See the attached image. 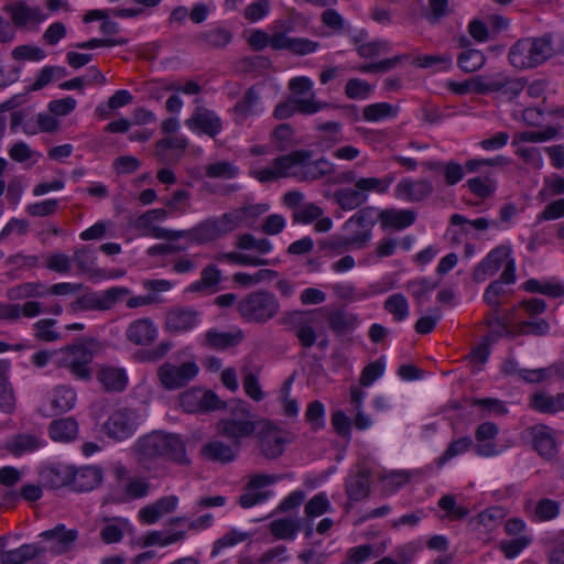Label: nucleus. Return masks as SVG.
<instances>
[{"label": "nucleus", "mask_w": 564, "mask_h": 564, "mask_svg": "<svg viewBox=\"0 0 564 564\" xmlns=\"http://www.w3.org/2000/svg\"><path fill=\"white\" fill-rule=\"evenodd\" d=\"M471 447L474 448V442L470 436H462L459 438L453 440L448 444L445 452L438 457L437 463L440 466H442L454 457L466 453Z\"/></svg>", "instance_id": "de8ad7c7"}, {"label": "nucleus", "mask_w": 564, "mask_h": 564, "mask_svg": "<svg viewBox=\"0 0 564 564\" xmlns=\"http://www.w3.org/2000/svg\"><path fill=\"white\" fill-rule=\"evenodd\" d=\"M433 191L432 183L426 178H401L394 193L397 198L415 203L427 198Z\"/></svg>", "instance_id": "2eb2a0df"}, {"label": "nucleus", "mask_w": 564, "mask_h": 564, "mask_svg": "<svg viewBox=\"0 0 564 564\" xmlns=\"http://www.w3.org/2000/svg\"><path fill=\"white\" fill-rule=\"evenodd\" d=\"M422 165L425 167V171L443 175V176H464L465 169L462 164L449 161L447 164H444L440 161H425L422 162Z\"/></svg>", "instance_id": "8fccbe9b"}, {"label": "nucleus", "mask_w": 564, "mask_h": 564, "mask_svg": "<svg viewBox=\"0 0 564 564\" xmlns=\"http://www.w3.org/2000/svg\"><path fill=\"white\" fill-rule=\"evenodd\" d=\"M312 158L313 152L311 150H295L289 154L278 156L274 160V166L283 172L301 165L305 167L304 176H328L334 172V165L326 159L321 158L312 162Z\"/></svg>", "instance_id": "1a4fd4ad"}, {"label": "nucleus", "mask_w": 564, "mask_h": 564, "mask_svg": "<svg viewBox=\"0 0 564 564\" xmlns=\"http://www.w3.org/2000/svg\"><path fill=\"white\" fill-rule=\"evenodd\" d=\"M97 341L94 339H79L72 345H67L63 351L67 355L64 366L78 380L89 381L93 377L89 365L94 359V347Z\"/></svg>", "instance_id": "0eeeda50"}, {"label": "nucleus", "mask_w": 564, "mask_h": 564, "mask_svg": "<svg viewBox=\"0 0 564 564\" xmlns=\"http://www.w3.org/2000/svg\"><path fill=\"white\" fill-rule=\"evenodd\" d=\"M243 339V333L240 329L236 332H218L209 329L205 335L206 344L218 350L238 346Z\"/></svg>", "instance_id": "72a5a7b5"}, {"label": "nucleus", "mask_w": 564, "mask_h": 564, "mask_svg": "<svg viewBox=\"0 0 564 564\" xmlns=\"http://www.w3.org/2000/svg\"><path fill=\"white\" fill-rule=\"evenodd\" d=\"M48 433L54 441L70 442L77 436L78 425L73 417L58 419L50 424Z\"/></svg>", "instance_id": "f704fd0d"}, {"label": "nucleus", "mask_w": 564, "mask_h": 564, "mask_svg": "<svg viewBox=\"0 0 564 564\" xmlns=\"http://www.w3.org/2000/svg\"><path fill=\"white\" fill-rule=\"evenodd\" d=\"M560 513V503L555 500L543 498L535 507V516L540 521H550Z\"/></svg>", "instance_id": "0e129e2a"}, {"label": "nucleus", "mask_w": 564, "mask_h": 564, "mask_svg": "<svg viewBox=\"0 0 564 564\" xmlns=\"http://www.w3.org/2000/svg\"><path fill=\"white\" fill-rule=\"evenodd\" d=\"M325 408L321 401H313L308 404L305 417L307 422L312 425L313 430H319L325 424Z\"/></svg>", "instance_id": "338daca9"}, {"label": "nucleus", "mask_w": 564, "mask_h": 564, "mask_svg": "<svg viewBox=\"0 0 564 564\" xmlns=\"http://www.w3.org/2000/svg\"><path fill=\"white\" fill-rule=\"evenodd\" d=\"M221 280V272L215 264L206 265L202 273L200 280L188 286L191 292H204L207 289L216 286Z\"/></svg>", "instance_id": "79ce46f5"}, {"label": "nucleus", "mask_w": 564, "mask_h": 564, "mask_svg": "<svg viewBox=\"0 0 564 564\" xmlns=\"http://www.w3.org/2000/svg\"><path fill=\"white\" fill-rule=\"evenodd\" d=\"M254 215V207L248 206L232 209L219 217L207 218L191 228V242L204 245L217 240L239 228L248 217Z\"/></svg>", "instance_id": "f03ea898"}, {"label": "nucleus", "mask_w": 564, "mask_h": 564, "mask_svg": "<svg viewBox=\"0 0 564 564\" xmlns=\"http://www.w3.org/2000/svg\"><path fill=\"white\" fill-rule=\"evenodd\" d=\"M531 543V538L525 535L516 538L509 541L500 542V550L503 552L507 558H514L522 550H524Z\"/></svg>", "instance_id": "69168bd1"}, {"label": "nucleus", "mask_w": 564, "mask_h": 564, "mask_svg": "<svg viewBox=\"0 0 564 564\" xmlns=\"http://www.w3.org/2000/svg\"><path fill=\"white\" fill-rule=\"evenodd\" d=\"M486 61L487 57L480 50H464L457 56V66L465 73H474L480 69Z\"/></svg>", "instance_id": "ea45409f"}, {"label": "nucleus", "mask_w": 564, "mask_h": 564, "mask_svg": "<svg viewBox=\"0 0 564 564\" xmlns=\"http://www.w3.org/2000/svg\"><path fill=\"white\" fill-rule=\"evenodd\" d=\"M139 424V414L129 408H121L111 413L104 423L105 433L117 441L131 436Z\"/></svg>", "instance_id": "4468645a"}, {"label": "nucleus", "mask_w": 564, "mask_h": 564, "mask_svg": "<svg viewBox=\"0 0 564 564\" xmlns=\"http://www.w3.org/2000/svg\"><path fill=\"white\" fill-rule=\"evenodd\" d=\"M510 249L500 246L491 250L485 259L475 268L473 278L476 282H482L494 275L509 258Z\"/></svg>", "instance_id": "b1692460"}, {"label": "nucleus", "mask_w": 564, "mask_h": 564, "mask_svg": "<svg viewBox=\"0 0 564 564\" xmlns=\"http://www.w3.org/2000/svg\"><path fill=\"white\" fill-rule=\"evenodd\" d=\"M280 307L275 294L265 290L250 292L237 303L240 317L247 323L259 325L274 318L279 314Z\"/></svg>", "instance_id": "20e7f679"}, {"label": "nucleus", "mask_w": 564, "mask_h": 564, "mask_svg": "<svg viewBox=\"0 0 564 564\" xmlns=\"http://www.w3.org/2000/svg\"><path fill=\"white\" fill-rule=\"evenodd\" d=\"M237 452V447L235 449L232 446L218 440L210 441L204 444L200 448V454L205 459L220 464L234 462L236 459Z\"/></svg>", "instance_id": "c756f323"}, {"label": "nucleus", "mask_w": 564, "mask_h": 564, "mask_svg": "<svg viewBox=\"0 0 564 564\" xmlns=\"http://www.w3.org/2000/svg\"><path fill=\"white\" fill-rule=\"evenodd\" d=\"M107 524L100 531V539L106 544L118 543L123 538V530L129 527V521L123 518H104Z\"/></svg>", "instance_id": "58836bf2"}, {"label": "nucleus", "mask_w": 564, "mask_h": 564, "mask_svg": "<svg viewBox=\"0 0 564 564\" xmlns=\"http://www.w3.org/2000/svg\"><path fill=\"white\" fill-rule=\"evenodd\" d=\"M509 160L503 155H497L492 159H473L466 162L467 173H499V170L507 165Z\"/></svg>", "instance_id": "4c0bfd02"}, {"label": "nucleus", "mask_w": 564, "mask_h": 564, "mask_svg": "<svg viewBox=\"0 0 564 564\" xmlns=\"http://www.w3.org/2000/svg\"><path fill=\"white\" fill-rule=\"evenodd\" d=\"M74 312L77 311H105L101 293H87L70 304Z\"/></svg>", "instance_id": "5fc2aeb1"}, {"label": "nucleus", "mask_w": 564, "mask_h": 564, "mask_svg": "<svg viewBox=\"0 0 564 564\" xmlns=\"http://www.w3.org/2000/svg\"><path fill=\"white\" fill-rule=\"evenodd\" d=\"M10 370L9 360H0V412L12 413L15 409V395L8 372Z\"/></svg>", "instance_id": "2f4dec72"}, {"label": "nucleus", "mask_w": 564, "mask_h": 564, "mask_svg": "<svg viewBox=\"0 0 564 564\" xmlns=\"http://www.w3.org/2000/svg\"><path fill=\"white\" fill-rule=\"evenodd\" d=\"M236 246L241 250H256L260 254L269 253L272 250L270 240L265 238L257 239L251 234L239 236Z\"/></svg>", "instance_id": "603ef678"}, {"label": "nucleus", "mask_w": 564, "mask_h": 564, "mask_svg": "<svg viewBox=\"0 0 564 564\" xmlns=\"http://www.w3.org/2000/svg\"><path fill=\"white\" fill-rule=\"evenodd\" d=\"M330 510V503L325 492H319L308 500L304 511L307 518H316Z\"/></svg>", "instance_id": "13d9d810"}, {"label": "nucleus", "mask_w": 564, "mask_h": 564, "mask_svg": "<svg viewBox=\"0 0 564 564\" xmlns=\"http://www.w3.org/2000/svg\"><path fill=\"white\" fill-rule=\"evenodd\" d=\"M199 321V313L192 307H173L165 318V329L170 333H183L194 328Z\"/></svg>", "instance_id": "6ab92c4d"}, {"label": "nucleus", "mask_w": 564, "mask_h": 564, "mask_svg": "<svg viewBox=\"0 0 564 564\" xmlns=\"http://www.w3.org/2000/svg\"><path fill=\"white\" fill-rule=\"evenodd\" d=\"M322 312H326V307L284 312L279 319V324L285 326L288 330L293 332L300 345L308 349L317 341V333L314 328V324L317 322L315 315Z\"/></svg>", "instance_id": "423d86ee"}, {"label": "nucleus", "mask_w": 564, "mask_h": 564, "mask_svg": "<svg viewBox=\"0 0 564 564\" xmlns=\"http://www.w3.org/2000/svg\"><path fill=\"white\" fill-rule=\"evenodd\" d=\"M199 371L194 361H185L180 366L164 362L158 369V377L166 390H176L185 387Z\"/></svg>", "instance_id": "9b49d317"}, {"label": "nucleus", "mask_w": 564, "mask_h": 564, "mask_svg": "<svg viewBox=\"0 0 564 564\" xmlns=\"http://www.w3.org/2000/svg\"><path fill=\"white\" fill-rule=\"evenodd\" d=\"M301 528V520L276 519L270 523V531L276 539L293 540Z\"/></svg>", "instance_id": "a19ab883"}, {"label": "nucleus", "mask_w": 564, "mask_h": 564, "mask_svg": "<svg viewBox=\"0 0 564 564\" xmlns=\"http://www.w3.org/2000/svg\"><path fill=\"white\" fill-rule=\"evenodd\" d=\"M389 186L388 178H359L355 188H343L334 194L337 204L345 210L359 207L370 191L384 192Z\"/></svg>", "instance_id": "9d476101"}, {"label": "nucleus", "mask_w": 564, "mask_h": 564, "mask_svg": "<svg viewBox=\"0 0 564 564\" xmlns=\"http://www.w3.org/2000/svg\"><path fill=\"white\" fill-rule=\"evenodd\" d=\"M76 400L75 390L65 384L56 386L50 394L51 409L56 415L70 411L75 406Z\"/></svg>", "instance_id": "7c9ffc66"}, {"label": "nucleus", "mask_w": 564, "mask_h": 564, "mask_svg": "<svg viewBox=\"0 0 564 564\" xmlns=\"http://www.w3.org/2000/svg\"><path fill=\"white\" fill-rule=\"evenodd\" d=\"M70 489L76 492H86L100 486L102 469L98 466H73Z\"/></svg>", "instance_id": "aec40b11"}, {"label": "nucleus", "mask_w": 564, "mask_h": 564, "mask_svg": "<svg viewBox=\"0 0 564 564\" xmlns=\"http://www.w3.org/2000/svg\"><path fill=\"white\" fill-rule=\"evenodd\" d=\"M533 448L544 458H552L557 453L554 431L546 425H534L527 430Z\"/></svg>", "instance_id": "412c9836"}, {"label": "nucleus", "mask_w": 564, "mask_h": 564, "mask_svg": "<svg viewBox=\"0 0 564 564\" xmlns=\"http://www.w3.org/2000/svg\"><path fill=\"white\" fill-rule=\"evenodd\" d=\"M416 65L422 68L437 66V70H449L453 59L451 55H423L416 58Z\"/></svg>", "instance_id": "680f3d73"}, {"label": "nucleus", "mask_w": 564, "mask_h": 564, "mask_svg": "<svg viewBox=\"0 0 564 564\" xmlns=\"http://www.w3.org/2000/svg\"><path fill=\"white\" fill-rule=\"evenodd\" d=\"M73 260L82 272H89L95 267L96 256L94 250L85 246L75 251Z\"/></svg>", "instance_id": "774afa93"}, {"label": "nucleus", "mask_w": 564, "mask_h": 564, "mask_svg": "<svg viewBox=\"0 0 564 564\" xmlns=\"http://www.w3.org/2000/svg\"><path fill=\"white\" fill-rule=\"evenodd\" d=\"M260 453L267 459H276L285 451V445L291 443L292 437L289 432L281 429L269 420H259L257 429Z\"/></svg>", "instance_id": "6e6552de"}, {"label": "nucleus", "mask_w": 564, "mask_h": 564, "mask_svg": "<svg viewBox=\"0 0 564 564\" xmlns=\"http://www.w3.org/2000/svg\"><path fill=\"white\" fill-rule=\"evenodd\" d=\"M46 284L42 282H25L14 285L7 291V297L10 301H22L28 299L44 297Z\"/></svg>", "instance_id": "c9c22d12"}, {"label": "nucleus", "mask_w": 564, "mask_h": 564, "mask_svg": "<svg viewBox=\"0 0 564 564\" xmlns=\"http://www.w3.org/2000/svg\"><path fill=\"white\" fill-rule=\"evenodd\" d=\"M562 395H550L546 393H536L531 399V405L533 409L543 413H556L562 410Z\"/></svg>", "instance_id": "a18cd8bd"}, {"label": "nucleus", "mask_w": 564, "mask_h": 564, "mask_svg": "<svg viewBox=\"0 0 564 564\" xmlns=\"http://www.w3.org/2000/svg\"><path fill=\"white\" fill-rule=\"evenodd\" d=\"M378 220L380 221V210L375 207H365L345 223V228L352 226L362 228V235L355 236V241L367 245L371 239L372 227Z\"/></svg>", "instance_id": "5701e85b"}, {"label": "nucleus", "mask_w": 564, "mask_h": 564, "mask_svg": "<svg viewBox=\"0 0 564 564\" xmlns=\"http://www.w3.org/2000/svg\"><path fill=\"white\" fill-rule=\"evenodd\" d=\"M40 446V441L36 436L31 434H19L17 435L11 444L9 445V451L13 455H22L26 452H32Z\"/></svg>", "instance_id": "864d4df0"}, {"label": "nucleus", "mask_w": 564, "mask_h": 564, "mask_svg": "<svg viewBox=\"0 0 564 564\" xmlns=\"http://www.w3.org/2000/svg\"><path fill=\"white\" fill-rule=\"evenodd\" d=\"M159 329L150 317L132 321L126 328L128 341L137 346H150L158 338Z\"/></svg>", "instance_id": "dca6fc26"}, {"label": "nucleus", "mask_w": 564, "mask_h": 564, "mask_svg": "<svg viewBox=\"0 0 564 564\" xmlns=\"http://www.w3.org/2000/svg\"><path fill=\"white\" fill-rule=\"evenodd\" d=\"M436 286L437 282H432L429 279L413 280L406 284V289L411 291L419 306L422 305L425 294L433 291Z\"/></svg>", "instance_id": "e2e57ef3"}, {"label": "nucleus", "mask_w": 564, "mask_h": 564, "mask_svg": "<svg viewBox=\"0 0 564 564\" xmlns=\"http://www.w3.org/2000/svg\"><path fill=\"white\" fill-rule=\"evenodd\" d=\"M187 148V140L181 137H167L155 144V155L166 162L177 161Z\"/></svg>", "instance_id": "c85d7f7f"}, {"label": "nucleus", "mask_w": 564, "mask_h": 564, "mask_svg": "<svg viewBox=\"0 0 564 564\" xmlns=\"http://www.w3.org/2000/svg\"><path fill=\"white\" fill-rule=\"evenodd\" d=\"M558 133V129L547 127L543 131H523L516 134L513 144L518 142H544L554 139Z\"/></svg>", "instance_id": "6e6d98bb"}, {"label": "nucleus", "mask_w": 564, "mask_h": 564, "mask_svg": "<svg viewBox=\"0 0 564 564\" xmlns=\"http://www.w3.org/2000/svg\"><path fill=\"white\" fill-rule=\"evenodd\" d=\"M398 115V108L389 102H376L364 108V118L367 121L376 122L386 118H394Z\"/></svg>", "instance_id": "c03bdc74"}, {"label": "nucleus", "mask_w": 564, "mask_h": 564, "mask_svg": "<svg viewBox=\"0 0 564 564\" xmlns=\"http://www.w3.org/2000/svg\"><path fill=\"white\" fill-rule=\"evenodd\" d=\"M40 536L51 542V545L45 549L46 551L59 555L73 547L78 538V531L76 529L66 530L64 524H57L51 530L43 531Z\"/></svg>", "instance_id": "a211bd4d"}, {"label": "nucleus", "mask_w": 564, "mask_h": 564, "mask_svg": "<svg viewBox=\"0 0 564 564\" xmlns=\"http://www.w3.org/2000/svg\"><path fill=\"white\" fill-rule=\"evenodd\" d=\"M101 21L100 32L105 35H115L119 32V24L115 21L109 20V11L108 10H99L93 9L88 10L83 21L85 23H90L93 21Z\"/></svg>", "instance_id": "37998d69"}, {"label": "nucleus", "mask_w": 564, "mask_h": 564, "mask_svg": "<svg viewBox=\"0 0 564 564\" xmlns=\"http://www.w3.org/2000/svg\"><path fill=\"white\" fill-rule=\"evenodd\" d=\"M384 360L380 357L373 362L367 365L360 375L359 383L362 387H370L377 379H379L384 372Z\"/></svg>", "instance_id": "4d7b16f0"}, {"label": "nucleus", "mask_w": 564, "mask_h": 564, "mask_svg": "<svg viewBox=\"0 0 564 564\" xmlns=\"http://www.w3.org/2000/svg\"><path fill=\"white\" fill-rule=\"evenodd\" d=\"M452 13L449 0H429V8L423 12V17L430 24L435 25Z\"/></svg>", "instance_id": "49530a36"}, {"label": "nucleus", "mask_w": 564, "mask_h": 564, "mask_svg": "<svg viewBox=\"0 0 564 564\" xmlns=\"http://www.w3.org/2000/svg\"><path fill=\"white\" fill-rule=\"evenodd\" d=\"M373 86L360 78H350L345 85V94L349 99L365 100L370 97Z\"/></svg>", "instance_id": "3c124183"}, {"label": "nucleus", "mask_w": 564, "mask_h": 564, "mask_svg": "<svg viewBox=\"0 0 564 564\" xmlns=\"http://www.w3.org/2000/svg\"><path fill=\"white\" fill-rule=\"evenodd\" d=\"M202 39L212 47L220 48L226 46L232 39V34L225 28H215L202 34Z\"/></svg>", "instance_id": "bf43d9fd"}, {"label": "nucleus", "mask_w": 564, "mask_h": 564, "mask_svg": "<svg viewBox=\"0 0 564 564\" xmlns=\"http://www.w3.org/2000/svg\"><path fill=\"white\" fill-rule=\"evenodd\" d=\"M352 246L361 249L366 245L360 243L359 241H355V236H333L324 243V249H328L337 254H340Z\"/></svg>", "instance_id": "052dcab7"}, {"label": "nucleus", "mask_w": 564, "mask_h": 564, "mask_svg": "<svg viewBox=\"0 0 564 564\" xmlns=\"http://www.w3.org/2000/svg\"><path fill=\"white\" fill-rule=\"evenodd\" d=\"M185 123L188 128L198 129L212 138L217 135L223 129L220 118L214 111L203 107H197L193 116Z\"/></svg>", "instance_id": "393cba45"}, {"label": "nucleus", "mask_w": 564, "mask_h": 564, "mask_svg": "<svg viewBox=\"0 0 564 564\" xmlns=\"http://www.w3.org/2000/svg\"><path fill=\"white\" fill-rule=\"evenodd\" d=\"M325 316L329 328L338 336L346 335L354 330L357 326V316L343 310H335L328 312L326 310Z\"/></svg>", "instance_id": "473e14b6"}, {"label": "nucleus", "mask_w": 564, "mask_h": 564, "mask_svg": "<svg viewBox=\"0 0 564 564\" xmlns=\"http://www.w3.org/2000/svg\"><path fill=\"white\" fill-rule=\"evenodd\" d=\"M96 378L108 392H122L128 384V376L123 368L102 366Z\"/></svg>", "instance_id": "cd10ccee"}, {"label": "nucleus", "mask_w": 564, "mask_h": 564, "mask_svg": "<svg viewBox=\"0 0 564 564\" xmlns=\"http://www.w3.org/2000/svg\"><path fill=\"white\" fill-rule=\"evenodd\" d=\"M499 433V427L494 422H484L479 424L475 431L476 444L474 445V452L480 457H492L501 453V449L497 447L494 440Z\"/></svg>", "instance_id": "f3484780"}, {"label": "nucleus", "mask_w": 564, "mask_h": 564, "mask_svg": "<svg viewBox=\"0 0 564 564\" xmlns=\"http://www.w3.org/2000/svg\"><path fill=\"white\" fill-rule=\"evenodd\" d=\"M181 406L188 413H207L226 408L213 390L189 389L181 394Z\"/></svg>", "instance_id": "f8f14e48"}, {"label": "nucleus", "mask_w": 564, "mask_h": 564, "mask_svg": "<svg viewBox=\"0 0 564 564\" xmlns=\"http://www.w3.org/2000/svg\"><path fill=\"white\" fill-rule=\"evenodd\" d=\"M554 53L552 35L518 40L509 50L510 64L519 69L534 68L546 62Z\"/></svg>", "instance_id": "7ed1b4c3"}, {"label": "nucleus", "mask_w": 564, "mask_h": 564, "mask_svg": "<svg viewBox=\"0 0 564 564\" xmlns=\"http://www.w3.org/2000/svg\"><path fill=\"white\" fill-rule=\"evenodd\" d=\"M525 82L522 78L511 77L505 73H497L482 77L478 82L476 94L487 95L490 93H500L508 96L509 99L516 98L524 88Z\"/></svg>", "instance_id": "ddd939ff"}, {"label": "nucleus", "mask_w": 564, "mask_h": 564, "mask_svg": "<svg viewBox=\"0 0 564 564\" xmlns=\"http://www.w3.org/2000/svg\"><path fill=\"white\" fill-rule=\"evenodd\" d=\"M73 466L70 465H53L44 471L45 481L53 489L69 487L72 485Z\"/></svg>", "instance_id": "e433bc0d"}, {"label": "nucleus", "mask_w": 564, "mask_h": 564, "mask_svg": "<svg viewBox=\"0 0 564 564\" xmlns=\"http://www.w3.org/2000/svg\"><path fill=\"white\" fill-rule=\"evenodd\" d=\"M258 426L259 420H252L248 403L236 400L232 402L229 415L217 423V431L220 435L232 440L235 446L239 448L241 440L256 433Z\"/></svg>", "instance_id": "39448f33"}, {"label": "nucleus", "mask_w": 564, "mask_h": 564, "mask_svg": "<svg viewBox=\"0 0 564 564\" xmlns=\"http://www.w3.org/2000/svg\"><path fill=\"white\" fill-rule=\"evenodd\" d=\"M416 213L411 209L387 208L380 210V226L383 230H403L415 223Z\"/></svg>", "instance_id": "bb28decb"}, {"label": "nucleus", "mask_w": 564, "mask_h": 564, "mask_svg": "<svg viewBox=\"0 0 564 564\" xmlns=\"http://www.w3.org/2000/svg\"><path fill=\"white\" fill-rule=\"evenodd\" d=\"M135 453L144 466L159 458H165L178 466L187 467L192 464L186 444L178 434L153 432L142 436L135 444Z\"/></svg>", "instance_id": "f257e3e1"}, {"label": "nucleus", "mask_w": 564, "mask_h": 564, "mask_svg": "<svg viewBox=\"0 0 564 564\" xmlns=\"http://www.w3.org/2000/svg\"><path fill=\"white\" fill-rule=\"evenodd\" d=\"M3 11L10 14L12 23L17 28H24L31 22L40 23L45 19L39 7H29L22 0L4 6Z\"/></svg>", "instance_id": "4be33fe9"}, {"label": "nucleus", "mask_w": 564, "mask_h": 564, "mask_svg": "<svg viewBox=\"0 0 564 564\" xmlns=\"http://www.w3.org/2000/svg\"><path fill=\"white\" fill-rule=\"evenodd\" d=\"M371 473L361 467L355 475L346 478L345 489L349 501L356 502L367 498L370 494Z\"/></svg>", "instance_id": "a878e982"}, {"label": "nucleus", "mask_w": 564, "mask_h": 564, "mask_svg": "<svg viewBox=\"0 0 564 564\" xmlns=\"http://www.w3.org/2000/svg\"><path fill=\"white\" fill-rule=\"evenodd\" d=\"M383 306L384 310L389 312L397 322L405 319L409 315L408 300L401 293H394L387 297Z\"/></svg>", "instance_id": "09e8293b"}]
</instances>
